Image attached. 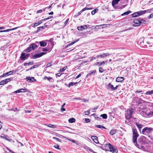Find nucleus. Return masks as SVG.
I'll use <instances>...</instances> for the list:
<instances>
[{
	"mask_svg": "<svg viewBox=\"0 0 153 153\" xmlns=\"http://www.w3.org/2000/svg\"><path fill=\"white\" fill-rule=\"evenodd\" d=\"M137 110L140 114L145 117H150L153 116V112L148 109L144 104L140 105Z\"/></svg>",
	"mask_w": 153,
	"mask_h": 153,
	"instance_id": "f257e3e1",
	"label": "nucleus"
},
{
	"mask_svg": "<svg viewBox=\"0 0 153 153\" xmlns=\"http://www.w3.org/2000/svg\"><path fill=\"white\" fill-rule=\"evenodd\" d=\"M138 142L140 145H143L148 143L149 140L147 137L144 136H141L138 139Z\"/></svg>",
	"mask_w": 153,
	"mask_h": 153,
	"instance_id": "f03ea898",
	"label": "nucleus"
},
{
	"mask_svg": "<svg viewBox=\"0 0 153 153\" xmlns=\"http://www.w3.org/2000/svg\"><path fill=\"white\" fill-rule=\"evenodd\" d=\"M152 9L148 10H141L136 12H135L132 14V17H137L140 16L143 14H145L146 12H151Z\"/></svg>",
	"mask_w": 153,
	"mask_h": 153,
	"instance_id": "7ed1b4c3",
	"label": "nucleus"
},
{
	"mask_svg": "<svg viewBox=\"0 0 153 153\" xmlns=\"http://www.w3.org/2000/svg\"><path fill=\"white\" fill-rule=\"evenodd\" d=\"M134 112V109L132 108H129L128 109L125 114V117L127 119H129L132 116Z\"/></svg>",
	"mask_w": 153,
	"mask_h": 153,
	"instance_id": "20e7f679",
	"label": "nucleus"
},
{
	"mask_svg": "<svg viewBox=\"0 0 153 153\" xmlns=\"http://www.w3.org/2000/svg\"><path fill=\"white\" fill-rule=\"evenodd\" d=\"M133 132V143L136 142L137 138L139 136V134L138 133L137 131L136 128H133L132 129Z\"/></svg>",
	"mask_w": 153,
	"mask_h": 153,
	"instance_id": "39448f33",
	"label": "nucleus"
},
{
	"mask_svg": "<svg viewBox=\"0 0 153 153\" xmlns=\"http://www.w3.org/2000/svg\"><path fill=\"white\" fill-rule=\"evenodd\" d=\"M153 131V128L149 127H146L143 129L142 131L143 134L146 135L148 133H150Z\"/></svg>",
	"mask_w": 153,
	"mask_h": 153,
	"instance_id": "423d86ee",
	"label": "nucleus"
},
{
	"mask_svg": "<svg viewBox=\"0 0 153 153\" xmlns=\"http://www.w3.org/2000/svg\"><path fill=\"white\" fill-rule=\"evenodd\" d=\"M106 146L109 148V149H107V150H109L110 151L112 152L113 153L117 152L118 151L117 149L113 147L112 146L110 143L107 144Z\"/></svg>",
	"mask_w": 153,
	"mask_h": 153,
	"instance_id": "0eeeda50",
	"label": "nucleus"
},
{
	"mask_svg": "<svg viewBox=\"0 0 153 153\" xmlns=\"http://www.w3.org/2000/svg\"><path fill=\"white\" fill-rule=\"evenodd\" d=\"M37 46L33 43H32L29 46L25 51L26 52H28L31 51L32 50H34L36 47Z\"/></svg>",
	"mask_w": 153,
	"mask_h": 153,
	"instance_id": "6e6552de",
	"label": "nucleus"
},
{
	"mask_svg": "<svg viewBox=\"0 0 153 153\" xmlns=\"http://www.w3.org/2000/svg\"><path fill=\"white\" fill-rule=\"evenodd\" d=\"M30 54L22 53L21 54L20 59L21 60H25L27 59L29 56Z\"/></svg>",
	"mask_w": 153,
	"mask_h": 153,
	"instance_id": "1a4fd4ad",
	"label": "nucleus"
},
{
	"mask_svg": "<svg viewBox=\"0 0 153 153\" xmlns=\"http://www.w3.org/2000/svg\"><path fill=\"white\" fill-rule=\"evenodd\" d=\"M46 53L45 52H41L39 54L33 55L32 56V58L33 59H36L41 57L43 55L45 54Z\"/></svg>",
	"mask_w": 153,
	"mask_h": 153,
	"instance_id": "9d476101",
	"label": "nucleus"
},
{
	"mask_svg": "<svg viewBox=\"0 0 153 153\" xmlns=\"http://www.w3.org/2000/svg\"><path fill=\"white\" fill-rule=\"evenodd\" d=\"M11 79L10 78L7 79H5L2 80L0 82V85H4L7 83L9 82L10 81Z\"/></svg>",
	"mask_w": 153,
	"mask_h": 153,
	"instance_id": "9b49d317",
	"label": "nucleus"
},
{
	"mask_svg": "<svg viewBox=\"0 0 153 153\" xmlns=\"http://www.w3.org/2000/svg\"><path fill=\"white\" fill-rule=\"evenodd\" d=\"M106 88L108 90L114 91V87L111 83H109L106 86Z\"/></svg>",
	"mask_w": 153,
	"mask_h": 153,
	"instance_id": "f8f14e48",
	"label": "nucleus"
},
{
	"mask_svg": "<svg viewBox=\"0 0 153 153\" xmlns=\"http://www.w3.org/2000/svg\"><path fill=\"white\" fill-rule=\"evenodd\" d=\"M109 55V53H103L101 55H97V57L100 58H105L106 56H108Z\"/></svg>",
	"mask_w": 153,
	"mask_h": 153,
	"instance_id": "ddd939ff",
	"label": "nucleus"
},
{
	"mask_svg": "<svg viewBox=\"0 0 153 153\" xmlns=\"http://www.w3.org/2000/svg\"><path fill=\"white\" fill-rule=\"evenodd\" d=\"M134 23L133 26L134 27H136L139 26L140 25V22H139L137 19H136L134 20Z\"/></svg>",
	"mask_w": 153,
	"mask_h": 153,
	"instance_id": "4468645a",
	"label": "nucleus"
},
{
	"mask_svg": "<svg viewBox=\"0 0 153 153\" xmlns=\"http://www.w3.org/2000/svg\"><path fill=\"white\" fill-rule=\"evenodd\" d=\"M134 143L135 145L138 148H139L140 149L142 150H144L145 149H144V147L142 145L140 146V145L137 144V141H136V143L135 142V143Z\"/></svg>",
	"mask_w": 153,
	"mask_h": 153,
	"instance_id": "2eb2a0df",
	"label": "nucleus"
},
{
	"mask_svg": "<svg viewBox=\"0 0 153 153\" xmlns=\"http://www.w3.org/2000/svg\"><path fill=\"white\" fill-rule=\"evenodd\" d=\"M91 138L93 141L96 143H99L98 141V138L96 136H92Z\"/></svg>",
	"mask_w": 153,
	"mask_h": 153,
	"instance_id": "dca6fc26",
	"label": "nucleus"
},
{
	"mask_svg": "<svg viewBox=\"0 0 153 153\" xmlns=\"http://www.w3.org/2000/svg\"><path fill=\"white\" fill-rule=\"evenodd\" d=\"M87 26L86 25L84 26H81L77 27V29L79 30H83L87 29Z\"/></svg>",
	"mask_w": 153,
	"mask_h": 153,
	"instance_id": "f3484780",
	"label": "nucleus"
},
{
	"mask_svg": "<svg viewBox=\"0 0 153 153\" xmlns=\"http://www.w3.org/2000/svg\"><path fill=\"white\" fill-rule=\"evenodd\" d=\"M92 8H88V7H85L83 9L81 10L78 13V15H79L81 14L84 11L87 10H92Z\"/></svg>",
	"mask_w": 153,
	"mask_h": 153,
	"instance_id": "a211bd4d",
	"label": "nucleus"
},
{
	"mask_svg": "<svg viewBox=\"0 0 153 153\" xmlns=\"http://www.w3.org/2000/svg\"><path fill=\"white\" fill-rule=\"evenodd\" d=\"M18 28V27H16L13 28L12 29H7V30H0V33H2V32H9L10 31H12V30H13L16 29L17 28Z\"/></svg>",
	"mask_w": 153,
	"mask_h": 153,
	"instance_id": "6ab92c4d",
	"label": "nucleus"
},
{
	"mask_svg": "<svg viewBox=\"0 0 153 153\" xmlns=\"http://www.w3.org/2000/svg\"><path fill=\"white\" fill-rule=\"evenodd\" d=\"M27 79V81L29 82H32L36 81V79L34 78V77H27L26 78Z\"/></svg>",
	"mask_w": 153,
	"mask_h": 153,
	"instance_id": "aec40b11",
	"label": "nucleus"
},
{
	"mask_svg": "<svg viewBox=\"0 0 153 153\" xmlns=\"http://www.w3.org/2000/svg\"><path fill=\"white\" fill-rule=\"evenodd\" d=\"M124 79V78L123 77H118L116 78V81L117 82H122Z\"/></svg>",
	"mask_w": 153,
	"mask_h": 153,
	"instance_id": "412c9836",
	"label": "nucleus"
},
{
	"mask_svg": "<svg viewBox=\"0 0 153 153\" xmlns=\"http://www.w3.org/2000/svg\"><path fill=\"white\" fill-rule=\"evenodd\" d=\"M44 80H46L47 79L48 81H49L50 82H53V80L52 78L50 77H47L46 76H45L43 78Z\"/></svg>",
	"mask_w": 153,
	"mask_h": 153,
	"instance_id": "4be33fe9",
	"label": "nucleus"
},
{
	"mask_svg": "<svg viewBox=\"0 0 153 153\" xmlns=\"http://www.w3.org/2000/svg\"><path fill=\"white\" fill-rule=\"evenodd\" d=\"M96 72V70H94V71L91 70L90 71L89 73L86 76L87 77H88L90 76H91L92 74H94Z\"/></svg>",
	"mask_w": 153,
	"mask_h": 153,
	"instance_id": "5701e85b",
	"label": "nucleus"
},
{
	"mask_svg": "<svg viewBox=\"0 0 153 153\" xmlns=\"http://www.w3.org/2000/svg\"><path fill=\"white\" fill-rule=\"evenodd\" d=\"M117 132V130L116 129H113L111 130L110 131V134L111 135H113Z\"/></svg>",
	"mask_w": 153,
	"mask_h": 153,
	"instance_id": "b1692460",
	"label": "nucleus"
},
{
	"mask_svg": "<svg viewBox=\"0 0 153 153\" xmlns=\"http://www.w3.org/2000/svg\"><path fill=\"white\" fill-rule=\"evenodd\" d=\"M39 43L41 46L45 47L47 45L46 43L44 41L40 42Z\"/></svg>",
	"mask_w": 153,
	"mask_h": 153,
	"instance_id": "393cba45",
	"label": "nucleus"
},
{
	"mask_svg": "<svg viewBox=\"0 0 153 153\" xmlns=\"http://www.w3.org/2000/svg\"><path fill=\"white\" fill-rule=\"evenodd\" d=\"M120 0H114L112 2V5L114 7V5L118 4Z\"/></svg>",
	"mask_w": 153,
	"mask_h": 153,
	"instance_id": "a878e982",
	"label": "nucleus"
},
{
	"mask_svg": "<svg viewBox=\"0 0 153 153\" xmlns=\"http://www.w3.org/2000/svg\"><path fill=\"white\" fill-rule=\"evenodd\" d=\"M105 61H102V62H97L96 63H95V65H98V66H100V65H103L105 64Z\"/></svg>",
	"mask_w": 153,
	"mask_h": 153,
	"instance_id": "bb28decb",
	"label": "nucleus"
},
{
	"mask_svg": "<svg viewBox=\"0 0 153 153\" xmlns=\"http://www.w3.org/2000/svg\"><path fill=\"white\" fill-rule=\"evenodd\" d=\"M136 125L137 126L139 130L140 131L141 129L142 128V127L143 126L142 125L138 123H136Z\"/></svg>",
	"mask_w": 153,
	"mask_h": 153,
	"instance_id": "cd10ccee",
	"label": "nucleus"
},
{
	"mask_svg": "<svg viewBox=\"0 0 153 153\" xmlns=\"http://www.w3.org/2000/svg\"><path fill=\"white\" fill-rule=\"evenodd\" d=\"M137 19L138 20V21L140 22V24L142 23H144L146 22L145 20H143L141 18H139Z\"/></svg>",
	"mask_w": 153,
	"mask_h": 153,
	"instance_id": "c85d7f7f",
	"label": "nucleus"
},
{
	"mask_svg": "<svg viewBox=\"0 0 153 153\" xmlns=\"http://www.w3.org/2000/svg\"><path fill=\"white\" fill-rule=\"evenodd\" d=\"M75 119L73 118H71L69 119L68 120V122L70 123H73L75 121Z\"/></svg>",
	"mask_w": 153,
	"mask_h": 153,
	"instance_id": "c756f323",
	"label": "nucleus"
},
{
	"mask_svg": "<svg viewBox=\"0 0 153 153\" xmlns=\"http://www.w3.org/2000/svg\"><path fill=\"white\" fill-rule=\"evenodd\" d=\"M33 62H29L28 63H27L25 62V63L24 64V65L25 66H26L27 65H33Z\"/></svg>",
	"mask_w": 153,
	"mask_h": 153,
	"instance_id": "7c9ffc66",
	"label": "nucleus"
},
{
	"mask_svg": "<svg viewBox=\"0 0 153 153\" xmlns=\"http://www.w3.org/2000/svg\"><path fill=\"white\" fill-rule=\"evenodd\" d=\"M131 12L130 10L127 11V12H126L123 13L122 14L121 16H125V15H128V14H129Z\"/></svg>",
	"mask_w": 153,
	"mask_h": 153,
	"instance_id": "2f4dec72",
	"label": "nucleus"
},
{
	"mask_svg": "<svg viewBox=\"0 0 153 153\" xmlns=\"http://www.w3.org/2000/svg\"><path fill=\"white\" fill-rule=\"evenodd\" d=\"M95 126L96 127L99 128H104V129H106V128H105V127L104 126H101V125H95Z\"/></svg>",
	"mask_w": 153,
	"mask_h": 153,
	"instance_id": "473e14b6",
	"label": "nucleus"
},
{
	"mask_svg": "<svg viewBox=\"0 0 153 153\" xmlns=\"http://www.w3.org/2000/svg\"><path fill=\"white\" fill-rule=\"evenodd\" d=\"M78 83L77 82H71L69 83L68 85V87H70L71 86H73L74 85H76Z\"/></svg>",
	"mask_w": 153,
	"mask_h": 153,
	"instance_id": "72a5a7b5",
	"label": "nucleus"
},
{
	"mask_svg": "<svg viewBox=\"0 0 153 153\" xmlns=\"http://www.w3.org/2000/svg\"><path fill=\"white\" fill-rule=\"evenodd\" d=\"M68 140L69 141H70L73 143H76L77 145L78 144V143L77 142H76V141L74 140H73V139H72L69 138V139H68Z\"/></svg>",
	"mask_w": 153,
	"mask_h": 153,
	"instance_id": "f704fd0d",
	"label": "nucleus"
},
{
	"mask_svg": "<svg viewBox=\"0 0 153 153\" xmlns=\"http://www.w3.org/2000/svg\"><path fill=\"white\" fill-rule=\"evenodd\" d=\"M101 117L104 119H106L107 118V116L106 114H103L100 115Z\"/></svg>",
	"mask_w": 153,
	"mask_h": 153,
	"instance_id": "c9c22d12",
	"label": "nucleus"
},
{
	"mask_svg": "<svg viewBox=\"0 0 153 153\" xmlns=\"http://www.w3.org/2000/svg\"><path fill=\"white\" fill-rule=\"evenodd\" d=\"M98 9H96L93 10L91 11V13L92 15H94L96 12L98 11Z\"/></svg>",
	"mask_w": 153,
	"mask_h": 153,
	"instance_id": "e433bc0d",
	"label": "nucleus"
},
{
	"mask_svg": "<svg viewBox=\"0 0 153 153\" xmlns=\"http://www.w3.org/2000/svg\"><path fill=\"white\" fill-rule=\"evenodd\" d=\"M84 148L88 150L91 152H93V150L92 149H91V148H90L86 146H85Z\"/></svg>",
	"mask_w": 153,
	"mask_h": 153,
	"instance_id": "4c0bfd02",
	"label": "nucleus"
},
{
	"mask_svg": "<svg viewBox=\"0 0 153 153\" xmlns=\"http://www.w3.org/2000/svg\"><path fill=\"white\" fill-rule=\"evenodd\" d=\"M42 20L39 21L38 23H36L34 24V26H36L42 23Z\"/></svg>",
	"mask_w": 153,
	"mask_h": 153,
	"instance_id": "58836bf2",
	"label": "nucleus"
},
{
	"mask_svg": "<svg viewBox=\"0 0 153 153\" xmlns=\"http://www.w3.org/2000/svg\"><path fill=\"white\" fill-rule=\"evenodd\" d=\"M47 126H48L49 127L54 128H55L56 127V126L53 125L51 124H49Z\"/></svg>",
	"mask_w": 153,
	"mask_h": 153,
	"instance_id": "ea45409f",
	"label": "nucleus"
},
{
	"mask_svg": "<svg viewBox=\"0 0 153 153\" xmlns=\"http://www.w3.org/2000/svg\"><path fill=\"white\" fill-rule=\"evenodd\" d=\"M146 95L152 94H153V90H152L150 91H148L146 92Z\"/></svg>",
	"mask_w": 153,
	"mask_h": 153,
	"instance_id": "a19ab883",
	"label": "nucleus"
},
{
	"mask_svg": "<svg viewBox=\"0 0 153 153\" xmlns=\"http://www.w3.org/2000/svg\"><path fill=\"white\" fill-rule=\"evenodd\" d=\"M20 92H27V89L26 88H22L20 89Z\"/></svg>",
	"mask_w": 153,
	"mask_h": 153,
	"instance_id": "79ce46f5",
	"label": "nucleus"
},
{
	"mask_svg": "<svg viewBox=\"0 0 153 153\" xmlns=\"http://www.w3.org/2000/svg\"><path fill=\"white\" fill-rule=\"evenodd\" d=\"M44 29L45 28L43 26L40 27H38L37 32H39L41 29Z\"/></svg>",
	"mask_w": 153,
	"mask_h": 153,
	"instance_id": "37998d69",
	"label": "nucleus"
},
{
	"mask_svg": "<svg viewBox=\"0 0 153 153\" xmlns=\"http://www.w3.org/2000/svg\"><path fill=\"white\" fill-rule=\"evenodd\" d=\"M53 18V16H49L47 18H45L44 19H42V20L44 21H45V20H46L49 19L51 18Z\"/></svg>",
	"mask_w": 153,
	"mask_h": 153,
	"instance_id": "c03bdc74",
	"label": "nucleus"
},
{
	"mask_svg": "<svg viewBox=\"0 0 153 153\" xmlns=\"http://www.w3.org/2000/svg\"><path fill=\"white\" fill-rule=\"evenodd\" d=\"M54 147L56 149L59 150L60 149L59 148V146L58 144L55 145Z\"/></svg>",
	"mask_w": 153,
	"mask_h": 153,
	"instance_id": "a18cd8bd",
	"label": "nucleus"
},
{
	"mask_svg": "<svg viewBox=\"0 0 153 153\" xmlns=\"http://www.w3.org/2000/svg\"><path fill=\"white\" fill-rule=\"evenodd\" d=\"M78 41V40H76L75 41H74L73 42H71V43L68 44V45H72L73 44H74V43H76V42H77Z\"/></svg>",
	"mask_w": 153,
	"mask_h": 153,
	"instance_id": "49530a36",
	"label": "nucleus"
},
{
	"mask_svg": "<svg viewBox=\"0 0 153 153\" xmlns=\"http://www.w3.org/2000/svg\"><path fill=\"white\" fill-rule=\"evenodd\" d=\"M78 41V40H76L75 41H74L73 42H71V43L68 44V45H72L73 44H74V43H76V42H77Z\"/></svg>",
	"mask_w": 153,
	"mask_h": 153,
	"instance_id": "de8ad7c7",
	"label": "nucleus"
},
{
	"mask_svg": "<svg viewBox=\"0 0 153 153\" xmlns=\"http://www.w3.org/2000/svg\"><path fill=\"white\" fill-rule=\"evenodd\" d=\"M37 65H35L34 66H32V67H31V68H30L29 69H27V71H28L29 70H31L32 69H33L35 68H36V67H37Z\"/></svg>",
	"mask_w": 153,
	"mask_h": 153,
	"instance_id": "09e8293b",
	"label": "nucleus"
},
{
	"mask_svg": "<svg viewBox=\"0 0 153 153\" xmlns=\"http://www.w3.org/2000/svg\"><path fill=\"white\" fill-rule=\"evenodd\" d=\"M53 138L54 139H56V140H57V141H58L59 142H60L61 141V140L59 138H56V137H53Z\"/></svg>",
	"mask_w": 153,
	"mask_h": 153,
	"instance_id": "8fccbe9b",
	"label": "nucleus"
},
{
	"mask_svg": "<svg viewBox=\"0 0 153 153\" xmlns=\"http://www.w3.org/2000/svg\"><path fill=\"white\" fill-rule=\"evenodd\" d=\"M67 67H65L62 68L61 69H60V71L61 72H63L64 71L66 68Z\"/></svg>",
	"mask_w": 153,
	"mask_h": 153,
	"instance_id": "3c124183",
	"label": "nucleus"
},
{
	"mask_svg": "<svg viewBox=\"0 0 153 153\" xmlns=\"http://www.w3.org/2000/svg\"><path fill=\"white\" fill-rule=\"evenodd\" d=\"M85 115H88L90 114V111H85Z\"/></svg>",
	"mask_w": 153,
	"mask_h": 153,
	"instance_id": "603ef678",
	"label": "nucleus"
},
{
	"mask_svg": "<svg viewBox=\"0 0 153 153\" xmlns=\"http://www.w3.org/2000/svg\"><path fill=\"white\" fill-rule=\"evenodd\" d=\"M153 18V13L150 14L149 16V19Z\"/></svg>",
	"mask_w": 153,
	"mask_h": 153,
	"instance_id": "864d4df0",
	"label": "nucleus"
},
{
	"mask_svg": "<svg viewBox=\"0 0 153 153\" xmlns=\"http://www.w3.org/2000/svg\"><path fill=\"white\" fill-rule=\"evenodd\" d=\"M103 70L102 68H99V71L100 73H102L103 72Z\"/></svg>",
	"mask_w": 153,
	"mask_h": 153,
	"instance_id": "5fc2aeb1",
	"label": "nucleus"
},
{
	"mask_svg": "<svg viewBox=\"0 0 153 153\" xmlns=\"http://www.w3.org/2000/svg\"><path fill=\"white\" fill-rule=\"evenodd\" d=\"M85 121L86 123H88L90 122V120L89 119L85 118Z\"/></svg>",
	"mask_w": 153,
	"mask_h": 153,
	"instance_id": "6e6d98bb",
	"label": "nucleus"
},
{
	"mask_svg": "<svg viewBox=\"0 0 153 153\" xmlns=\"http://www.w3.org/2000/svg\"><path fill=\"white\" fill-rule=\"evenodd\" d=\"M48 48H43L42 51H48Z\"/></svg>",
	"mask_w": 153,
	"mask_h": 153,
	"instance_id": "4d7b16f0",
	"label": "nucleus"
},
{
	"mask_svg": "<svg viewBox=\"0 0 153 153\" xmlns=\"http://www.w3.org/2000/svg\"><path fill=\"white\" fill-rule=\"evenodd\" d=\"M139 100L140 102V103H144V101L142 100V99L139 98Z\"/></svg>",
	"mask_w": 153,
	"mask_h": 153,
	"instance_id": "13d9d810",
	"label": "nucleus"
},
{
	"mask_svg": "<svg viewBox=\"0 0 153 153\" xmlns=\"http://www.w3.org/2000/svg\"><path fill=\"white\" fill-rule=\"evenodd\" d=\"M43 12L42 10H40L37 11L36 13H42Z\"/></svg>",
	"mask_w": 153,
	"mask_h": 153,
	"instance_id": "bf43d9fd",
	"label": "nucleus"
},
{
	"mask_svg": "<svg viewBox=\"0 0 153 153\" xmlns=\"http://www.w3.org/2000/svg\"><path fill=\"white\" fill-rule=\"evenodd\" d=\"M68 20H69V19H67L65 21V26H66V25L67 24V23L68 21Z\"/></svg>",
	"mask_w": 153,
	"mask_h": 153,
	"instance_id": "052dcab7",
	"label": "nucleus"
},
{
	"mask_svg": "<svg viewBox=\"0 0 153 153\" xmlns=\"http://www.w3.org/2000/svg\"><path fill=\"white\" fill-rule=\"evenodd\" d=\"M6 48V46H2L1 48V49L3 51Z\"/></svg>",
	"mask_w": 153,
	"mask_h": 153,
	"instance_id": "680f3d73",
	"label": "nucleus"
},
{
	"mask_svg": "<svg viewBox=\"0 0 153 153\" xmlns=\"http://www.w3.org/2000/svg\"><path fill=\"white\" fill-rule=\"evenodd\" d=\"M46 66H47V67H48L51 66V63H48L47 64Z\"/></svg>",
	"mask_w": 153,
	"mask_h": 153,
	"instance_id": "e2e57ef3",
	"label": "nucleus"
},
{
	"mask_svg": "<svg viewBox=\"0 0 153 153\" xmlns=\"http://www.w3.org/2000/svg\"><path fill=\"white\" fill-rule=\"evenodd\" d=\"M14 72H15V71H12L8 72V73H10L9 74L10 75L12 74Z\"/></svg>",
	"mask_w": 153,
	"mask_h": 153,
	"instance_id": "0e129e2a",
	"label": "nucleus"
},
{
	"mask_svg": "<svg viewBox=\"0 0 153 153\" xmlns=\"http://www.w3.org/2000/svg\"><path fill=\"white\" fill-rule=\"evenodd\" d=\"M82 74L81 73L79 74L76 77V79H77L80 77L81 76Z\"/></svg>",
	"mask_w": 153,
	"mask_h": 153,
	"instance_id": "69168bd1",
	"label": "nucleus"
},
{
	"mask_svg": "<svg viewBox=\"0 0 153 153\" xmlns=\"http://www.w3.org/2000/svg\"><path fill=\"white\" fill-rule=\"evenodd\" d=\"M14 92L15 93H18L19 92H21L20 89H18V90L16 91H15Z\"/></svg>",
	"mask_w": 153,
	"mask_h": 153,
	"instance_id": "338daca9",
	"label": "nucleus"
},
{
	"mask_svg": "<svg viewBox=\"0 0 153 153\" xmlns=\"http://www.w3.org/2000/svg\"><path fill=\"white\" fill-rule=\"evenodd\" d=\"M61 110L62 111H65V108H63L61 107Z\"/></svg>",
	"mask_w": 153,
	"mask_h": 153,
	"instance_id": "774afa93",
	"label": "nucleus"
}]
</instances>
